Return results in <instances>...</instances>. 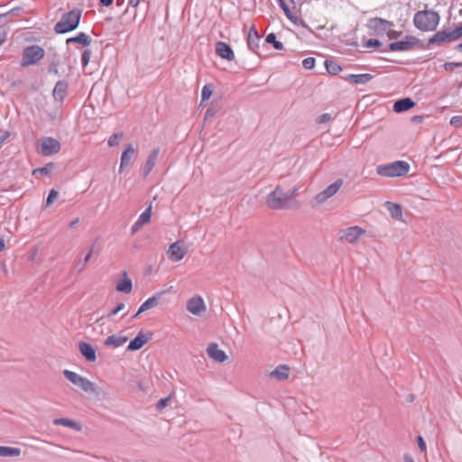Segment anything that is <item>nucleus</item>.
<instances>
[{
    "label": "nucleus",
    "instance_id": "35",
    "mask_svg": "<svg viewBox=\"0 0 462 462\" xmlns=\"http://www.w3.org/2000/svg\"><path fill=\"white\" fill-rule=\"evenodd\" d=\"M266 42L273 44L275 50L281 51L283 49V44L276 40V35L273 32L266 36Z\"/></svg>",
    "mask_w": 462,
    "mask_h": 462
},
{
    "label": "nucleus",
    "instance_id": "2",
    "mask_svg": "<svg viewBox=\"0 0 462 462\" xmlns=\"http://www.w3.org/2000/svg\"><path fill=\"white\" fill-rule=\"evenodd\" d=\"M413 22L415 26L420 31L431 32L437 28L439 23V15L434 11H419L414 15Z\"/></svg>",
    "mask_w": 462,
    "mask_h": 462
},
{
    "label": "nucleus",
    "instance_id": "4",
    "mask_svg": "<svg viewBox=\"0 0 462 462\" xmlns=\"http://www.w3.org/2000/svg\"><path fill=\"white\" fill-rule=\"evenodd\" d=\"M410 171V165L403 161H396L388 164L379 165L376 171L383 177H401L406 175Z\"/></svg>",
    "mask_w": 462,
    "mask_h": 462
},
{
    "label": "nucleus",
    "instance_id": "15",
    "mask_svg": "<svg viewBox=\"0 0 462 462\" xmlns=\"http://www.w3.org/2000/svg\"><path fill=\"white\" fill-rule=\"evenodd\" d=\"M457 39H459V37L454 30L450 32L439 31L433 35L430 42L432 43H441L454 42Z\"/></svg>",
    "mask_w": 462,
    "mask_h": 462
},
{
    "label": "nucleus",
    "instance_id": "20",
    "mask_svg": "<svg viewBox=\"0 0 462 462\" xmlns=\"http://www.w3.org/2000/svg\"><path fill=\"white\" fill-rule=\"evenodd\" d=\"M149 337L143 333L139 332L138 335L129 342L127 346L128 351H137L143 348L149 341Z\"/></svg>",
    "mask_w": 462,
    "mask_h": 462
},
{
    "label": "nucleus",
    "instance_id": "28",
    "mask_svg": "<svg viewBox=\"0 0 462 462\" xmlns=\"http://www.w3.org/2000/svg\"><path fill=\"white\" fill-rule=\"evenodd\" d=\"M259 34L255 25H252L248 32L247 43L250 49L254 51V47L258 46Z\"/></svg>",
    "mask_w": 462,
    "mask_h": 462
},
{
    "label": "nucleus",
    "instance_id": "3",
    "mask_svg": "<svg viewBox=\"0 0 462 462\" xmlns=\"http://www.w3.org/2000/svg\"><path fill=\"white\" fill-rule=\"evenodd\" d=\"M81 14V10L77 8L64 14L56 23L55 32L57 33H66L75 30L79 23Z\"/></svg>",
    "mask_w": 462,
    "mask_h": 462
},
{
    "label": "nucleus",
    "instance_id": "29",
    "mask_svg": "<svg viewBox=\"0 0 462 462\" xmlns=\"http://www.w3.org/2000/svg\"><path fill=\"white\" fill-rule=\"evenodd\" d=\"M346 80H352L355 84H365L373 79L371 74H349L344 78Z\"/></svg>",
    "mask_w": 462,
    "mask_h": 462
},
{
    "label": "nucleus",
    "instance_id": "48",
    "mask_svg": "<svg viewBox=\"0 0 462 462\" xmlns=\"http://www.w3.org/2000/svg\"><path fill=\"white\" fill-rule=\"evenodd\" d=\"M417 441H418V446H419L420 452L424 453L426 451V444L423 440V438L421 436H419L417 438Z\"/></svg>",
    "mask_w": 462,
    "mask_h": 462
},
{
    "label": "nucleus",
    "instance_id": "53",
    "mask_svg": "<svg viewBox=\"0 0 462 462\" xmlns=\"http://www.w3.org/2000/svg\"><path fill=\"white\" fill-rule=\"evenodd\" d=\"M403 459H404V462H415L414 459L409 455H405Z\"/></svg>",
    "mask_w": 462,
    "mask_h": 462
},
{
    "label": "nucleus",
    "instance_id": "6",
    "mask_svg": "<svg viewBox=\"0 0 462 462\" xmlns=\"http://www.w3.org/2000/svg\"><path fill=\"white\" fill-rule=\"evenodd\" d=\"M63 374L67 380H69L71 383L80 388L82 391L86 393H93L96 391L95 384L88 378L81 376L80 374L69 370H64Z\"/></svg>",
    "mask_w": 462,
    "mask_h": 462
},
{
    "label": "nucleus",
    "instance_id": "17",
    "mask_svg": "<svg viewBox=\"0 0 462 462\" xmlns=\"http://www.w3.org/2000/svg\"><path fill=\"white\" fill-rule=\"evenodd\" d=\"M290 4L292 5V6H290L287 2H280V5L288 19L297 24L300 21L299 11L295 6V2H290Z\"/></svg>",
    "mask_w": 462,
    "mask_h": 462
},
{
    "label": "nucleus",
    "instance_id": "55",
    "mask_svg": "<svg viewBox=\"0 0 462 462\" xmlns=\"http://www.w3.org/2000/svg\"><path fill=\"white\" fill-rule=\"evenodd\" d=\"M91 254H92V250H90L89 253L86 255V257L84 259L85 263L88 262V260L90 259Z\"/></svg>",
    "mask_w": 462,
    "mask_h": 462
},
{
    "label": "nucleus",
    "instance_id": "43",
    "mask_svg": "<svg viewBox=\"0 0 462 462\" xmlns=\"http://www.w3.org/2000/svg\"><path fill=\"white\" fill-rule=\"evenodd\" d=\"M380 45H381V42L376 39L368 40L365 43V47H366V48H378Z\"/></svg>",
    "mask_w": 462,
    "mask_h": 462
},
{
    "label": "nucleus",
    "instance_id": "42",
    "mask_svg": "<svg viewBox=\"0 0 462 462\" xmlns=\"http://www.w3.org/2000/svg\"><path fill=\"white\" fill-rule=\"evenodd\" d=\"M445 70L452 71L455 68L462 67V63L460 62H447L444 64Z\"/></svg>",
    "mask_w": 462,
    "mask_h": 462
},
{
    "label": "nucleus",
    "instance_id": "58",
    "mask_svg": "<svg viewBox=\"0 0 462 462\" xmlns=\"http://www.w3.org/2000/svg\"><path fill=\"white\" fill-rule=\"evenodd\" d=\"M212 116V114L210 113V111H209V110H208V111H207V113H206V117H208V116Z\"/></svg>",
    "mask_w": 462,
    "mask_h": 462
},
{
    "label": "nucleus",
    "instance_id": "12",
    "mask_svg": "<svg viewBox=\"0 0 462 462\" xmlns=\"http://www.w3.org/2000/svg\"><path fill=\"white\" fill-rule=\"evenodd\" d=\"M393 25V23L378 17L370 19L368 23V27L376 34H382L387 32Z\"/></svg>",
    "mask_w": 462,
    "mask_h": 462
},
{
    "label": "nucleus",
    "instance_id": "56",
    "mask_svg": "<svg viewBox=\"0 0 462 462\" xmlns=\"http://www.w3.org/2000/svg\"><path fill=\"white\" fill-rule=\"evenodd\" d=\"M79 218H77L76 220H74V221H72V222L70 223L69 226H70V227L74 226L76 224H78V223H79Z\"/></svg>",
    "mask_w": 462,
    "mask_h": 462
},
{
    "label": "nucleus",
    "instance_id": "38",
    "mask_svg": "<svg viewBox=\"0 0 462 462\" xmlns=\"http://www.w3.org/2000/svg\"><path fill=\"white\" fill-rule=\"evenodd\" d=\"M123 136V134L120 133V134H114L113 135H111L109 137V140H108V145L109 146H116L118 145L119 143V139Z\"/></svg>",
    "mask_w": 462,
    "mask_h": 462
},
{
    "label": "nucleus",
    "instance_id": "10",
    "mask_svg": "<svg viewBox=\"0 0 462 462\" xmlns=\"http://www.w3.org/2000/svg\"><path fill=\"white\" fill-rule=\"evenodd\" d=\"M187 253L188 250L184 246V243L182 241H176L170 245L167 256L172 262H180L185 257Z\"/></svg>",
    "mask_w": 462,
    "mask_h": 462
},
{
    "label": "nucleus",
    "instance_id": "39",
    "mask_svg": "<svg viewBox=\"0 0 462 462\" xmlns=\"http://www.w3.org/2000/svg\"><path fill=\"white\" fill-rule=\"evenodd\" d=\"M125 303H123V302L118 303L116 308H114L113 310H111L108 312L107 317H114V316H116L118 312H120L121 310H125Z\"/></svg>",
    "mask_w": 462,
    "mask_h": 462
},
{
    "label": "nucleus",
    "instance_id": "25",
    "mask_svg": "<svg viewBox=\"0 0 462 462\" xmlns=\"http://www.w3.org/2000/svg\"><path fill=\"white\" fill-rule=\"evenodd\" d=\"M386 208L391 214L392 217L397 220H402V207L399 204L393 203V202H386L385 203Z\"/></svg>",
    "mask_w": 462,
    "mask_h": 462
},
{
    "label": "nucleus",
    "instance_id": "27",
    "mask_svg": "<svg viewBox=\"0 0 462 462\" xmlns=\"http://www.w3.org/2000/svg\"><path fill=\"white\" fill-rule=\"evenodd\" d=\"M290 368L288 365H279L276 367L270 375L275 377L276 379L282 381L286 380L289 377Z\"/></svg>",
    "mask_w": 462,
    "mask_h": 462
},
{
    "label": "nucleus",
    "instance_id": "5",
    "mask_svg": "<svg viewBox=\"0 0 462 462\" xmlns=\"http://www.w3.org/2000/svg\"><path fill=\"white\" fill-rule=\"evenodd\" d=\"M45 56V51L39 45H31L23 49L20 64L22 67L35 65Z\"/></svg>",
    "mask_w": 462,
    "mask_h": 462
},
{
    "label": "nucleus",
    "instance_id": "34",
    "mask_svg": "<svg viewBox=\"0 0 462 462\" xmlns=\"http://www.w3.org/2000/svg\"><path fill=\"white\" fill-rule=\"evenodd\" d=\"M325 66L327 71L331 75H337L342 70V68L337 62L332 60H326Z\"/></svg>",
    "mask_w": 462,
    "mask_h": 462
},
{
    "label": "nucleus",
    "instance_id": "16",
    "mask_svg": "<svg viewBox=\"0 0 462 462\" xmlns=\"http://www.w3.org/2000/svg\"><path fill=\"white\" fill-rule=\"evenodd\" d=\"M417 39L414 37H407L404 41L392 42L389 45V49L392 51H402L411 50L416 43Z\"/></svg>",
    "mask_w": 462,
    "mask_h": 462
},
{
    "label": "nucleus",
    "instance_id": "30",
    "mask_svg": "<svg viewBox=\"0 0 462 462\" xmlns=\"http://www.w3.org/2000/svg\"><path fill=\"white\" fill-rule=\"evenodd\" d=\"M53 424L57 425V426L61 425V426L74 429L77 430H80V425L77 421H75L74 420H71V419H68V418L55 419L53 420Z\"/></svg>",
    "mask_w": 462,
    "mask_h": 462
},
{
    "label": "nucleus",
    "instance_id": "49",
    "mask_svg": "<svg viewBox=\"0 0 462 462\" xmlns=\"http://www.w3.org/2000/svg\"><path fill=\"white\" fill-rule=\"evenodd\" d=\"M6 35V29L3 26H0V46L5 42Z\"/></svg>",
    "mask_w": 462,
    "mask_h": 462
},
{
    "label": "nucleus",
    "instance_id": "1",
    "mask_svg": "<svg viewBox=\"0 0 462 462\" xmlns=\"http://www.w3.org/2000/svg\"><path fill=\"white\" fill-rule=\"evenodd\" d=\"M298 195L296 188L286 189L282 185H278L265 199L266 206L273 210L288 208L291 200Z\"/></svg>",
    "mask_w": 462,
    "mask_h": 462
},
{
    "label": "nucleus",
    "instance_id": "54",
    "mask_svg": "<svg viewBox=\"0 0 462 462\" xmlns=\"http://www.w3.org/2000/svg\"><path fill=\"white\" fill-rule=\"evenodd\" d=\"M5 248V244L4 239L0 238V252L4 251Z\"/></svg>",
    "mask_w": 462,
    "mask_h": 462
},
{
    "label": "nucleus",
    "instance_id": "52",
    "mask_svg": "<svg viewBox=\"0 0 462 462\" xmlns=\"http://www.w3.org/2000/svg\"><path fill=\"white\" fill-rule=\"evenodd\" d=\"M454 31L457 33V35H458L459 38L462 37V24L457 27Z\"/></svg>",
    "mask_w": 462,
    "mask_h": 462
},
{
    "label": "nucleus",
    "instance_id": "59",
    "mask_svg": "<svg viewBox=\"0 0 462 462\" xmlns=\"http://www.w3.org/2000/svg\"><path fill=\"white\" fill-rule=\"evenodd\" d=\"M134 4L133 5L134 7H135L138 4H139V1H136V2H134Z\"/></svg>",
    "mask_w": 462,
    "mask_h": 462
},
{
    "label": "nucleus",
    "instance_id": "33",
    "mask_svg": "<svg viewBox=\"0 0 462 462\" xmlns=\"http://www.w3.org/2000/svg\"><path fill=\"white\" fill-rule=\"evenodd\" d=\"M21 453L19 448L0 446V457H19Z\"/></svg>",
    "mask_w": 462,
    "mask_h": 462
},
{
    "label": "nucleus",
    "instance_id": "7",
    "mask_svg": "<svg viewBox=\"0 0 462 462\" xmlns=\"http://www.w3.org/2000/svg\"><path fill=\"white\" fill-rule=\"evenodd\" d=\"M60 150V143L54 138H42L37 143V152L43 156H51L58 153Z\"/></svg>",
    "mask_w": 462,
    "mask_h": 462
},
{
    "label": "nucleus",
    "instance_id": "23",
    "mask_svg": "<svg viewBox=\"0 0 462 462\" xmlns=\"http://www.w3.org/2000/svg\"><path fill=\"white\" fill-rule=\"evenodd\" d=\"M414 106L415 102L411 98L406 97L399 99L393 104V111L396 113H402L410 110Z\"/></svg>",
    "mask_w": 462,
    "mask_h": 462
},
{
    "label": "nucleus",
    "instance_id": "11",
    "mask_svg": "<svg viewBox=\"0 0 462 462\" xmlns=\"http://www.w3.org/2000/svg\"><path fill=\"white\" fill-rule=\"evenodd\" d=\"M365 234V229L358 226H354L343 229L341 231L340 238L347 243L354 244L356 243Z\"/></svg>",
    "mask_w": 462,
    "mask_h": 462
},
{
    "label": "nucleus",
    "instance_id": "31",
    "mask_svg": "<svg viewBox=\"0 0 462 462\" xmlns=\"http://www.w3.org/2000/svg\"><path fill=\"white\" fill-rule=\"evenodd\" d=\"M158 155H159V149H155L150 153V155L147 159L146 164H145V168H144L145 175H148L151 172V171L153 169V167L155 166Z\"/></svg>",
    "mask_w": 462,
    "mask_h": 462
},
{
    "label": "nucleus",
    "instance_id": "36",
    "mask_svg": "<svg viewBox=\"0 0 462 462\" xmlns=\"http://www.w3.org/2000/svg\"><path fill=\"white\" fill-rule=\"evenodd\" d=\"M213 95V86L212 85H205L201 91V102H205L208 100Z\"/></svg>",
    "mask_w": 462,
    "mask_h": 462
},
{
    "label": "nucleus",
    "instance_id": "13",
    "mask_svg": "<svg viewBox=\"0 0 462 462\" xmlns=\"http://www.w3.org/2000/svg\"><path fill=\"white\" fill-rule=\"evenodd\" d=\"M137 148L134 147L132 143L126 145L125 150L123 152L121 155V162L119 171H121L125 167L130 165L133 159H134L137 155Z\"/></svg>",
    "mask_w": 462,
    "mask_h": 462
},
{
    "label": "nucleus",
    "instance_id": "50",
    "mask_svg": "<svg viewBox=\"0 0 462 462\" xmlns=\"http://www.w3.org/2000/svg\"><path fill=\"white\" fill-rule=\"evenodd\" d=\"M387 35L390 39H394V38H397L401 32H396L394 30H392V28H390L389 30H387Z\"/></svg>",
    "mask_w": 462,
    "mask_h": 462
},
{
    "label": "nucleus",
    "instance_id": "22",
    "mask_svg": "<svg viewBox=\"0 0 462 462\" xmlns=\"http://www.w3.org/2000/svg\"><path fill=\"white\" fill-rule=\"evenodd\" d=\"M152 207H148L138 217L136 222L132 226V233L138 231L143 226L148 224L151 220Z\"/></svg>",
    "mask_w": 462,
    "mask_h": 462
},
{
    "label": "nucleus",
    "instance_id": "19",
    "mask_svg": "<svg viewBox=\"0 0 462 462\" xmlns=\"http://www.w3.org/2000/svg\"><path fill=\"white\" fill-rule=\"evenodd\" d=\"M128 341V337L121 332L118 334L111 335L106 338L104 345L107 347L117 348L124 346Z\"/></svg>",
    "mask_w": 462,
    "mask_h": 462
},
{
    "label": "nucleus",
    "instance_id": "14",
    "mask_svg": "<svg viewBox=\"0 0 462 462\" xmlns=\"http://www.w3.org/2000/svg\"><path fill=\"white\" fill-rule=\"evenodd\" d=\"M207 354L215 362L224 363L227 359L226 353L216 343L208 346Z\"/></svg>",
    "mask_w": 462,
    "mask_h": 462
},
{
    "label": "nucleus",
    "instance_id": "8",
    "mask_svg": "<svg viewBox=\"0 0 462 462\" xmlns=\"http://www.w3.org/2000/svg\"><path fill=\"white\" fill-rule=\"evenodd\" d=\"M343 185V180L338 179L334 183L330 184L328 187H327L324 190L318 193L315 196V200L318 204H323L326 202L329 198L333 197L335 194L337 193V191L341 189Z\"/></svg>",
    "mask_w": 462,
    "mask_h": 462
},
{
    "label": "nucleus",
    "instance_id": "46",
    "mask_svg": "<svg viewBox=\"0 0 462 462\" xmlns=\"http://www.w3.org/2000/svg\"><path fill=\"white\" fill-rule=\"evenodd\" d=\"M66 89V85L62 82H58L54 88V95H57L58 93H63Z\"/></svg>",
    "mask_w": 462,
    "mask_h": 462
},
{
    "label": "nucleus",
    "instance_id": "60",
    "mask_svg": "<svg viewBox=\"0 0 462 462\" xmlns=\"http://www.w3.org/2000/svg\"><path fill=\"white\" fill-rule=\"evenodd\" d=\"M458 49L462 51V42L458 45Z\"/></svg>",
    "mask_w": 462,
    "mask_h": 462
},
{
    "label": "nucleus",
    "instance_id": "9",
    "mask_svg": "<svg viewBox=\"0 0 462 462\" xmlns=\"http://www.w3.org/2000/svg\"><path fill=\"white\" fill-rule=\"evenodd\" d=\"M186 308L189 313L195 316L202 315L207 310L206 303L199 295H195L189 299L186 303Z\"/></svg>",
    "mask_w": 462,
    "mask_h": 462
},
{
    "label": "nucleus",
    "instance_id": "32",
    "mask_svg": "<svg viewBox=\"0 0 462 462\" xmlns=\"http://www.w3.org/2000/svg\"><path fill=\"white\" fill-rule=\"evenodd\" d=\"M90 42H91V40H90L89 36L87 35L85 32H80L77 36L69 38L67 40L68 43L76 42V43H79L83 46H88L90 44Z\"/></svg>",
    "mask_w": 462,
    "mask_h": 462
},
{
    "label": "nucleus",
    "instance_id": "21",
    "mask_svg": "<svg viewBox=\"0 0 462 462\" xmlns=\"http://www.w3.org/2000/svg\"><path fill=\"white\" fill-rule=\"evenodd\" d=\"M79 349L87 361L95 362L97 360L96 349L90 344L79 342Z\"/></svg>",
    "mask_w": 462,
    "mask_h": 462
},
{
    "label": "nucleus",
    "instance_id": "47",
    "mask_svg": "<svg viewBox=\"0 0 462 462\" xmlns=\"http://www.w3.org/2000/svg\"><path fill=\"white\" fill-rule=\"evenodd\" d=\"M169 398L161 399L156 405V408L159 411H162L168 404Z\"/></svg>",
    "mask_w": 462,
    "mask_h": 462
},
{
    "label": "nucleus",
    "instance_id": "37",
    "mask_svg": "<svg viewBox=\"0 0 462 462\" xmlns=\"http://www.w3.org/2000/svg\"><path fill=\"white\" fill-rule=\"evenodd\" d=\"M53 168H54V164L52 162H50V163L46 164L44 167L37 168V169L33 170L32 175L36 176L38 173L45 174V175L50 174V172L52 171Z\"/></svg>",
    "mask_w": 462,
    "mask_h": 462
},
{
    "label": "nucleus",
    "instance_id": "57",
    "mask_svg": "<svg viewBox=\"0 0 462 462\" xmlns=\"http://www.w3.org/2000/svg\"><path fill=\"white\" fill-rule=\"evenodd\" d=\"M104 5L106 6H109L111 5L114 2H110V1H107V2H101Z\"/></svg>",
    "mask_w": 462,
    "mask_h": 462
},
{
    "label": "nucleus",
    "instance_id": "24",
    "mask_svg": "<svg viewBox=\"0 0 462 462\" xmlns=\"http://www.w3.org/2000/svg\"><path fill=\"white\" fill-rule=\"evenodd\" d=\"M133 290V282L127 277L126 273H124L122 279L116 284V291L125 293H130Z\"/></svg>",
    "mask_w": 462,
    "mask_h": 462
},
{
    "label": "nucleus",
    "instance_id": "44",
    "mask_svg": "<svg viewBox=\"0 0 462 462\" xmlns=\"http://www.w3.org/2000/svg\"><path fill=\"white\" fill-rule=\"evenodd\" d=\"M58 197V192L55 189H51L46 200V205L50 206L54 199Z\"/></svg>",
    "mask_w": 462,
    "mask_h": 462
},
{
    "label": "nucleus",
    "instance_id": "51",
    "mask_svg": "<svg viewBox=\"0 0 462 462\" xmlns=\"http://www.w3.org/2000/svg\"><path fill=\"white\" fill-rule=\"evenodd\" d=\"M331 119V116L329 114H324L319 117V123H326Z\"/></svg>",
    "mask_w": 462,
    "mask_h": 462
},
{
    "label": "nucleus",
    "instance_id": "41",
    "mask_svg": "<svg viewBox=\"0 0 462 462\" xmlns=\"http://www.w3.org/2000/svg\"><path fill=\"white\" fill-rule=\"evenodd\" d=\"M450 125L455 127H462V116H456L451 117Z\"/></svg>",
    "mask_w": 462,
    "mask_h": 462
},
{
    "label": "nucleus",
    "instance_id": "26",
    "mask_svg": "<svg viewBox=\"0 0 462 462\" xmlns=\"http://www.w3.org/2000/svg\"><path fill=\"white\" fill-rule=\"evenodd\" d=\"M158 304V299L157 296H152L149 299H147L139 308L136 314L133 317V319L137 318L141 313L156 307Z\"/></svg>",
    "mask_w": 462,
    "mask_h": 462
},
{
    "label": "nucleus",
    "instance_id": "18",
    "mask_svg": "<svg viewBox=\"0 0 462 462\" xmlns=\"http://www.w3.org/2000/svg\"><path fill=\"white\" fill-rule=\"evenodd\" d=\"M216 53L220 58L226 60H233L235 59V53L232 50V48L223 42H218L216 44Z\"/></svg>",
    "mask_w": 462,
    "mask_h": 462
},
{
    "label": "nucleus",
    "instance_id": "40",
    "mask_svg": "<svg viewBox=\"0 0 462 462\" xmlns=\"http://www.w3.org/2000/svg\"><path fill=\"white\" fill-rule=\"evenodd\" d=\"M302 65L306 69H311L315 66V59L314 58H306L302 61Z\"/></svg>",
    "mask_w": 462,
    "mask_h": 462
},
{
    "label": "nucleus",
    "instance_id": "45",
    "mask_svg": "<svg viewBox=\"0 0 462 462\" xmlns=\"http://www.w3.org/2000/svg\"><path fill=\"white\" fill-rule=\"evenodd\" d=\"M91 51L89 50H86L82 55V65L86 67L90 60Z\"/></svg>",
    "mask_w": 462,
    "mask_h": 462
}]
</instances>
